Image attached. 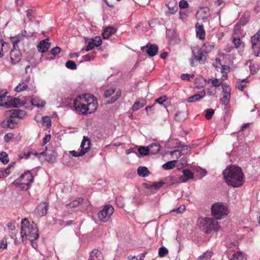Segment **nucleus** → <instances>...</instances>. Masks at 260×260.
<instances>
[{
    "mask_svg": "<svg viewBox=\"0 0 260 260\" xmlns=\"http://www.w3.org/2000/svg\"><path fill=\"white\" fill-rule=\"evenodd\" d=\"M73 106L79 114H92L98 107L96 99L91 94H84L79 95L73 101Z\"/></svg>",
    "mask_w": 260,
    "mask_h": 260,
    "instance_id": "1",
    "label": "nucleus"
},
{
    "mask_svg": "<svg viewBox=\"0 0 260 260\" xmlns=\"http://www.w3.org/2000/svg\"><path fill=\"white\" fill-rule=\"evenodd\" d=\"M225 182L234 187L242 186L244 182V175L240 167L230 165L223 172Z\"/></svg>",
    "mask_w": 260,
    "mask_h": 260,
    "instance_id": "2",
    "label": "nucleus"
},
{
    "mask_svg": "<svg viewBox=\"0 0 260 260\" xmlns=\"http://www.w3.org/2000/svg\"><path fill=\"white\" fill-rule=\"evenodd\" d=\"M20 234L22 238L28 237L30 241L37 240L39 236L37 224L34 222L30 224L29 221L26 218L21 220Z\"/></svg>",
    "mask_w": 260,
    "mask_h": 260,
    "instance_id": "3",
    "label": "nucleus"
},
{
    "mask_svg": "<svg viewBox=\"0 0 260 260\" xmlns=\"http://www.w3.org/2000/svg\"><path fill=\"white\" fill-rule=\"evenodd\" d=\"M211 209L212 215L216 219H221L228 213L227 207L221 203L214 204Z\"/></svg>",
    "mask_w": 260,
    "mask_h": 260,
    "instance_id": "4",
    "label": "nucleus"
},
{
    "mask_svg": "<svg viewBox=\"0 0 260 260\" xmlns=\"http://www.w3.org/2000/svg\"><path fill=\"white\" fill-rule=\"evenodd\" d=\"M203 225L206 233H209L212 230L217 231L220 228L218 222L215 218H205Z\"/></svg>",
    "mask_w": 260,
    "mask_h": 260,
    "instance_id": "5",
    "label": "nucleus"
},
{
    "mask_svg": "<svg viewBox=\"0 0 260 260\" xmlns=\"http://www.w3.org/2000/svg\"><path fill=\"white\" fill-rule=\"evenodd\" d=\"M114 212V208L111 205H106L98 213V218L103 222H107Z\"/></svg>",
    "mask_w": 260,
    "mask_h": 260,
    "instance_id": "6",
    "label": "nucleus"
},
{
    "mask_svg": "<svg viewBox=\"0 0 260 260\" xmlns=\"http://www.w3.org/2000/svg\"><path fill=\"white\" fill-rule=\"evenodd\" d=\"M24 117V115H10L9 118L2 122V126L4 128L9 127L10 128H14L18 123L16 118L23 119Z\"/></svg>",
    "mask_w": 260,
    "mask_h": 260,
    "instance_id": "7",
    "label": "nucleus"
},
{
    "mask_svg": "<svg viewBox=\"0 0 260 260\" xmlns=\"http://www.w3.org/2000/svg\"><path fill=\"white\" fill-rule=\"evenodd\" d=\"M35 156L37 157L39 159H41V156H44L45 159L49 162L53 163L55 161L57 154L54 151H51L48 150L46 147V150L41 152H35Z\"/></svg>",
    "mask_w": 260,
    "mask_h": 260,
    "instance_id": "8",
    "label": "nucleus"
},
{
    "mask_svg": "<svg viewBox=\"0 0 260 260\" xmlns=\"http://www.w3.org/2000/svg\"><path fill=\"white\" fill-rule=\"evenodd\" d=\"M14 49L10 52V57L13 64H16L19 62L21 59V54L19 50H17L18 47L17 44L19 42V40L16 38L11 39Z\"/></svg>",
    "mask_w": 260,
    "mask_h": 260,
    "instance_id": "9",
    "label": "nucleus"
},
{
    "mask_svg": "<svg viewBox=\"0 0 260 260\" xmlns=\"http://www.w3.org/2000/svg\"><path fill=\"white\" fill-rule=\"evenodd\" d=\"M214 48L213 46L210 45L209 44H205L204 46L199 50L198 56L195 55L194 51H192V57L194 59H197L199 61L203 60L204 53H207L211 51V49Z\"/></svg>",
    "mask_w": 260,
    "mask_h": 260,
    "instance_id": "10",
    "label": "nucleus"
},
{
    "mask_svg": "<svg viewBox=\"0 0 260 260\" xmlns=\"http://www.w3.org/2000/svg\"><path fill=\"white\" fill-rule=\"evenodd\" d=\"M144 49H146L147 53L151 57L155 56L158 53V47L155 44H147L145 46L141 48L142 50H144Z\"/></svg>",
    "mask_w": 260,
    "mask_h": 260,
    "instance_id": "11",
    "label": "nucleus"
},
{
    "mask_svg": "<svg viewBox=\"0 0 260 260\" xmlns=\"http://www.w3.org/2000/svg\"><path fill=\"white\" fill-rule=\"evenodd\" d=\"M49 205L47 202L40 203L36 208L35 212L40 216H45L48 210Z\"/></svg>",
    "mask_w": 260,
    "mask_h": 260,
    "instance_id": "12",
    "label": "nucleus"
},
{
    "mask_svg": "<svg viewBox=\"0 0 260 260\" xmlns=\"http://www.w3.org/2000/svg\"><path fill=\"white\" fill-rule=\"evenodd\" d=\"M10 100H8L7 103L5 105H7L6 108H10L12 107L18 108L24 105V103L20 102V100L16 98H9Z\"/></svg>",
    "mask_w": 260,
    "mask_h": 260,
    "instance_id": "13",
    "label": "nucleus"
},
{
    "mask_svg": "<svg viewBox=\"0 0 260 260\" xmlns=\"http://www.w3.org/2000/svg\"><path fill=\"white\" fill-rule=\"evenodd\" d=\"M50 47V43L48 39H45L41 41L37 46L38 50L41 53L46 52Z\"/></svg>",
    "mask_w": 260,
    "mask_h": 260,
    "instance_id": "14",
    "label": "nucleus"
},
{
    "mask_svg": "<svg viewBox=\"0 0 260 260\" xmlns=\"http://www.w3.org/2000/svg\"><path fill=\"white\" fill-rule=\"evenodd\" d=\"M223 99H224V103H228L230 100L231 88L229 85L225 83L222 85Z\"/></svg>",
    "mask_w": 260,
    "mask_h": 260,
    "instance_id": "15",
    "label": "nucleus"
},
{
    "mask_svg": "<svg viewBox=\"0 0 260 260\" xmlns=\"http://www.w3.org/2000/svg\"><path fill=\"white\" fill-rule=\"evenodd\" d=\"M23 180L27 185H31L34 181V177L30 171H27L20 176V181Z\"/></svg>",
    "mask_w": 260,
    "mask_h": 260,
    "instance_id": "16",
    "label": "nucleus"
},
{
    "mask_svg": "<svg viewBox=\"0 0 260 260\" xmlns=\"http://www.w3.org/2000/svg\"><path fill=\"white\" fill-rule=\"evenodd\" d=\"M197 14L199 15L200 18L205 22L210 15V10L207 7L204 8L199 10Z\"/></svg>",
    "mask_w": 260,
    "mask_h": 260,
    "instance_id": "17",
    "label": "nucleus"
},
{
    "mask_svg": "<svg viewBox=\"0 0 260 260\" xmlns=\"http://www.w3.org/2000/svg\"><path fill=\"white\" fill-rule=\"evenodd\" d=\"M30 103L32 105L36 106L37 108L43 107L46 104V102L44 100H42L40 98L37 96L32 97L30 100Z\"/></svg>",
    "mask_w": 260,
    "mask_h": 260,
    "instance_id": "18",
    "label": "nucleus"
},
{
    "mask_svg": "<svg viewBox=\"0 0 260 260\" xmlns=\"http://www.w3.org/2000/svg\"><path fill=\"white\" fill-rule=\"evenodd\" d=\"M89 260H104V257L101 251L94 249L90 253Z\"/></svg>",
    "mask_w": 260,
    "mask_h": 260,
    "instance_id": "19",
    "label": "nucleus"
},
{
    "mask_svg": "<svg viewBox=\"0 0 260 260\" xmlns=\"http://www.w3.org/2000/svg\"><path fill=\"white\" fill-rule=\"evenodd\" d=\"M196 35L197 38L200 40H203L205 37V31L204 29L203 25H199L198 23L196 25Z\"/></svg>",
    "mask_w": 260,
    "mask_h": 260,
    "instance_id": "20",
    "label": "nucleus"
},
{
    "mask_svg": "<svg viewBox=\"0 0 260 260\" xmlns=\"http://www.w3.org/2000/svg\"><path fill=\"white\" fill-rule=\"evenodd\" d=\"M91 141L86 136H83V140L81 142L80 147L81 148V151H86V148H88L87 152L90 148Z\"/></svg>",
    "mask_w": 260,
    "mask_h": 260,
    "instance_id": "21",
    "label": "nucleus"
},
{
    "mask_svg": "<svg viewBox=\"0 0 260 260\" xmlns=\"http://www.w3.org/2000/svg\"><path fill=\"white\" fill-rule=\"evenodd\" d=\"M206 95V91L202 90L198 94H195L193 95L188 98V102L189 103L195 102L199 101L203 99Z\"/></svg>",
    "mask_w": 260,
    "mask_h": 260,
    "instance_id": "22",
    "label": "nucleus"
},
{
    "mask_svg": "<svg viewBox=\"0 0 260 260\" xmlns=\"http://www.w3.org/2000/svg\"><path fill=\"white\" fill-rule=\"evenodd\" d=\"M206 95V91L202 90L198 94H195L193 95L188 98V102L189 103L195 102L199 101L203 99Z\"/></svg>",
    "mask_w": 260,
    "mask_h": 260,
    "instance_id": "23",
    "label": "nucleus"
},
{
    "mask_svg": "<svg viewBox=\"0 0 260 260\" xmlns=\"http://www.w3.org/2000/svg\"><path fill=\"white\" fill-rule=\"evenodd\" d=\"M206 95V91L202 90L198 94H195L193 95L188 98V102L189 103L195 102L199 101L203 99Z\"/></svg>",
    "mask_w": 260,
    "mask_h": 260,
    "instance_id": "24",
    "label": "nucleus"
},
{
    "mask_svg": "<svg viewBox=\"0 0 260 260\" xmlns=\"http://www.w3.org/2000/svg\"><path fill=\"white\" fill-rule=\"evenodd\" d=\"M116 29L112 26H108L104 28V31L102 33L103 39H107L110 36L114 34L116 32Z\"/></svg>",
    "mask_w": 260,
    "mask_h": 260,
    "instance_id": "25",
    "label": "nucleus"
},
{
    "mask_svg": "<svg viewBox=\"0 0 260 260\" xmlns=\"http://www.w3.org/2000/svg\"><path fill=\"white\" fill-rule=\"evenodd\" d=\"M193 177V173L189 170L185 169L183 171V175L180 177V180L182 182H185L192 179Z\"/></svg>",
    "mask_w": 260,
    "mask_h": 260,
    "instance_id": "26",
    "label": "nucleus"
},
{
    "mask_svg": "<svg viewBox=\"0 0 260 260\" xmlns=\"http://www.w3.org/2000/svg\"><path fill=\"white\" fill-rule=\"evenodd\" d=\"M166 6L168 8L169 12V13L171 14H174L178 9V7L176 2L173 0L170 1L167 5Z\"/></svg>",
    "mask_w": 260,
    "mask_h": 260,
    "instance_id": "27",
    "label": "nucleus"
},
{
    "mask_svg": "<svg viewBox=\"0 0 260 260\" xmlns=\"http://www.w3.org/2000/svg\"><path fill=\"white\" fill-rule=\"evenodd\" d=\"M148 147L150 150L149 152L151 154H155L159 151L161 146L158 143H152Z\"/></svg>",
    "mask_w": 260,
    "mask_h": 260,
    "instance_id": "28",
    "label": "nucleus"
},
{
    "mask_svg": "<svg viewBox=\"0 0 260 260\" xmlns=\"http://www.w3.org/2000/svg\"><path fill=\"white\" fill-rule=\"evenodd\" d=\"M138 174L142 177L148 176L149 174V171L146 167H139L137 170Z\"/></svg>",
    "mask_w": 260,
    "mask_h": 260,
    "instance_id": "29",
    "label": "nucleus"
},
{
    "mask_svg": "<svg viewBox=\"0 0 260 260\" xmlns=\"http://www.w3.org/2000/svg\"><path fill=\"white\" fill-rule=\"evenodd\" d=\"M250 17V12L246 11L245 12H244L240 19V24L243 26L245 25L248 22Z\"/></svg>",
    "mask_w": 260,
    "mask_h": 260,
    "instance_id": "30",
    "label": "nucleus"
},
{
    "mask_svg": "<svg viewBox=\"0 0 260 260\" xmlns=\"http://www.w3.org/2000/svg\"><path fill=\"white\" fill-rule=\"evenodd\" d=\"M18 180V179L14 181L12 183L16 187L21 188L22 190H27L29 188L30 185H27L25 182L20 183Z\"/></svg>",
    "mask_w": 260,
    "mask_h": 260,
    "instance_id": "31",
    "label": "nucleus"
},
{
    "mask_svg": "<svg viewBox=\"0 0 260 260\" xmlns=\"http://www.w3.org/2000/svg\"><path fill=\"white\" fill-rule=\"evenodd\" d=\"M212 254L213 253L212 251H207L199 257L198 260H209L211 258Z\"/></svg>",
    "mask_w": 260,
    "mask_h": 260,
    "instance_id": "32",
    "label": "nucleus"
},
{
    "mask_svg": "<svg viewBox=\"0 0 260 260\" xmlns=\"http://www.w3.org/2000/svg\"><path fill=\"white\" fill-rule=\"evenodd\" d=\"M0 160L4 165L7 164L9 161L8 155L6 152H2L0 153Z\"/></svg>",
    "mask_w": 260,
    "mask_h": 260,
    "instance_id": "33",
    "label": "nucleus"
},
{
    "mask_svg": "<svg viewBox=\"0 0 260 260\" xmlns=\"http://www.w3.org/2000/svg\"><path fill=\"white\" fill-rule=\"evenodd\" d=\"M149 149L148 147L140 146L138 148V151L141 155H147L149 153Z\"/></svg>",
    "mask_w": 260,
    "mask_h": 260,
    "instance_id": "34",
    "label": "nucleus"
},
{
    "mask_svg": "<svg viewBox=\"0 0 260 260\" xmlns=\"http://www.w3.org/2000/svg\"><path fill=\"white\" fill-rule=\"evenodd\" d=\"M176 164V160H172L167 162L162 165V167L166 170L172 169L175 167Z\"/></svg>",
    "mask_w": 260,
    "mask_h": 260,
    "instance_id": "35",
    "label": "nucleus"
},
{
    "mask_svg": "<svg viewBox=\"0 0 260 260\" xmlns=\"http://www.w3.org/2000/svg\"><path fill=\"white\" fill-rule=\"evenodd\" d=\"M42 122L43 124H45L47 128H49L51 125V121L48 116H43L41 118Z\"/></svg>",
    "mask_w": 260,
    "mask_h": 260,
    "instance_id": "36",
    "label": "nucleus"
},
{
    "mask_svg": "<svg viewBox=\"0 0 260 260\" xmlns=\"http://www.w3.org/2000/svg\"><path fill=\"white\" fill-rule=\"evenodd\" d=\"M232 258L233 259L237 260H243L244 258V254L241 251H237L234 252L232 255Z\"/></svg>",
    "mask_w": 260,
    "mask_h": 260,
    "instance_id": "37",
    "label": "nucleus"
},
{
    "mask_svg": "<svg viewBox=\"0 0 260 260\" xmlns=\"http://www.w3.org/2000/svg\"><path fill=\"white\" fill-rule=\"evenodd\" d=\"M210 82H211L213 86L214 87H218L220 85L223 84L222 80H220V79H210L208 80V83H210Z\"/></svg>",
    "mask_w": 260,
    "mask_h": 260,
    "instance_id": "38",
    "label": "nucleus"
},
{
    "mask_svg": "<svg viewBox=\"0 0 260 260\" xmlns=\"http://www.w3.org/2000/svg\"><path fill=\"white\" fill-rule=\"evenodd\" d=\"M87 149H88V148H86V151H81V150H79L78 151H76L75 150L70 151V153L71 154H72V155L73 156H76V157L81 156L84 155L87 152Z\"/></svg>",
    "mask_w": 260,
    "mask_h": 260,
    "instance_id": "39",
    "label": "nucleus"
},
{
    "mask_svg": "<svg viewBox=\"0 0 260 260\" xmlns=\"http://www.w3.org/2000/svg\"><path fill=\"white\" fill-rule=\"evenodd\" d=\"M66 67L71 70H76L77 69V65L76 63L73 60H68L66 63Z\"/></svg>",
    "mask_w": 260,
    "mask_h": 260,
    "instance_id": "40",
    "label": "nucleus"
},
{
    "mask_svg": "<svg viewBox=\"0 0 260 260\" xmlns=\"http://www.w3.org/2000/svg\"><path fill=\"white\" fill-rule=\"evenodd\" d=\"M170 154L171 155H175L176 158H178L182 155H185V152H183V151L180 150H175L170 152Z\"/></svg>",
    "mask_w": 260,
    "mask_h": 260,
    "instance_id": "41",
    "label": "nucleus"
},
{
    "mask_svg": "<svg viewBox=\"0 0 260 260\" xmlns=\"http://www.w3.org/2000/svg\"><path fill=\"white\" fill-rule=\"evenodd\" d=\"M249 68L250 72L252 74H254L259 69L260 64L258 63L251 64Z\"/></svg>",
    "mask_w": 260,
    "mask_h": 260,
    "instance_id": "42",
    "label": "nucleus"
},
{
    "mask_svg": "<svg viewBox=\"0 0 260 260\" xmlns=\"http://www.w3.org/2000/svg\"><path fill=\"white\" fill-rule=\"evenodd\" d=\"M35 152H36L35 150H31L27 152H24L23 156H19V158L22 159L23 158L25 159H28L30 157L31 154L34 155L35 156Z\"/></svg>",
    "mask_w": 260,
    "mask_h": 260,
    "instance_id": "43",
    "label": "nucleus"
},
{
    "mask_svg": "<svg viewBox=\"0 0 260 260\" xmlns=\"http://www.w3.org/2000/svg\"><path fill=\"white\" fill-rule=\"evenodd\" d=\"M27 87V85L24 83H21L19 84L15 88V90L17 92H21L25 90Z\"/></svg>",
    "mask_w": 260,
    "mask_h": 260,
    "instance_id": "44",
    "label": "nucleus"
},
{
    "mask_svg": "<svg viewBox=\"0 0 260 260\" xmlns=\"http://www.w3.org/2000/svg\"><path fill=\"white\" fill-rule=\"evenodd\" d=\"M9 96H0V106L6 108L7 105H5V104L7 103L8 100H9Z\"/></svg>",
    "mask_w": 260,
    "mask_h": 260,
    "instance_id": "45",
    "label": "nucleus"
},
{
    "mask_svg": "<svg viewBox=\"0 0 260 260\" xmlns=\"http://www.w3.org/2000/svg\"><path fill=\"white\" fill-rule=\"evenodd\" d=\"M252 47L253 49L255 55L258 56L260 53V43L252 44Z\"/></svg>",
    "mask_w": 260,
    "mask_h": 260,
    "instance_id": "46",
    "label": "nucleus"
},
{
    "mask_svg": "<svg viewBox=\"0 0 260 260\" xmlns=\"http://www.w3.org/2000/svg\"><path fill=\"white\" fill-rule=\"evenodd\" d=\"M168 253V250L165 247H161L158 249V255L164 257Z\"/></svg>",
    "mask_w": 260,
    "mask_h": 260,
    "instance_id": "47",
    "label": "nucleus"
},
{
    "mask_svg": "<svg viewBox=\"0 0 260 260\" xmlns=\"http://www.w3.org/2000/svg\"><path fill=\"white\" fill-rule=\"evenodd\" d=\"M187 118V115H174V119L178 122L184 121Z\"/></svg>",
    "mask_w": 260,
    "mask_h": 260,
    "instance_id": "48",
    "label": "nucleus"
},
{
    "mask_svg": "<svg viewBox=\"0 0 260 260\" xmlns=\"http://www.w3.org/2000/svg\"><path fill=\"white\" fill-rule=\"evenodd\" d=\"M144 106V104L143 103H140L139 101L136 102L133 106V110L134 112L136 111L140 108H142Z\"/></svg>",
    "mask_w": 260,
    "mask_h": 260,
    "instance_id": "49",
    "label": "nucleus"
},
{
    "mask_svg": "<svg viewBox=\"0 0 260 260\" xmlns=\"http://www.w3.org/2000/svg\"><path fill=\"white\" fill-rule=\"evenodd\" d=\"M92 42H93L96 47L101 46L102 43V39L100 36H96L92 39Z\"/></svg>",
    "mask_w": 260,
    "mask_h": 260,
    "instance_id": "50",
    "label": "nucleus"
},
{
    "mask_svg": "<svg viewBox=\"0 0 260 260\" xmlns=\"http://www.w3.org/2000/svg\"><path fill=\"white\" fill-rule=\"evenodd\" d=\"M194 77L193 74H182L181 75V78L183 80L189 81L190 78H193Z\"/></svg>",
    "mask_w": 260,
    "mask_h": 260,
    "instance_id": "51",
    "label": "nucleus"
},
{
    "mask_svg": "<svg viewBox=\"0 0 260 260\" xmlns=\"http://www.w3.org/2000/svg\"><path fill=\"white\" fill-rule=\"evenodd\" d=\"M95 52L93 51L88 54H87L83 56L84 59L85 61H90L92 60L95 56Z\"/></svg>",
    "mask_w": 260,
    "mask_h": 260,
    "instance_id": "52",
    "label": "nucleus"
},
{
    "mask_svg": "<svg viewBox=\"0 0 260 260\" xmlns=\"http://www.w3.org/2000/svg\"><path fill=\"white\" fill-rule=\"evenodd\" d=\"M167 96L166 95L161 96L155 100L156 103H158L160 105H162L164 103L167 101Z\"/></svg>",
    "mask_w": 260,
    "mask_h": 260,
    "instance_id": "53",
    "label": "nucleus"
},
{
    "mask_svg": "<svg viewBox=\"0 0 260 260\" xmlns=\"http://www.w3.org/2000/svg\"><path fill=\"white\" fill-rule=\"evenodd\" d=\"M185 210V207L184 205H181L179 208L176 209L172 210L171 212H176V213L178 214H181L184 212V211Z\"/></svg>",
    "mask_w": 260,
    "mask_h": 260,
    "instance_id": "54",
    "label": "nucleus"
},
{
    "mask_svg": "<svg viewBox=\"0 0 260 260\" xmlns=\"http://www.w3.org/2000/svg\"><path fill=\"white\" fill-rule=\"evenodd\" d=\"M165 184L164 181H159L157 182H154L152 183V185L153 186V188L155 189H159L162 186Z\"/></svg>",
    "mask_w": 260,
    "mask_h": 260,
    "instance_id": "55",
    "label": "nucleus"
},
{
    "mask_svg": "<svg viewBox=\"0 0 260 260\" xmlns=\"http://www.w3.org/2000/svg\"><path fill=\"white\" fill-rule=\"evenodd\" d=\"M233 43L234 44L236 48H238L241 45V39L239 38H233Z\"/></svg>",
    "mask_w": 260,
    "mask_h": 260,
    "instance_id": "56",
    "label": "nucleus"
},
{
    "mask_svg": "<svg viewBox=\"0 0 260 260\" xmlns=\"http://www.w3.org/2000/svg\"><path fill=\"white\" fill-rule=\"evenodd\" d=\"M230 70V68L229 67H228V66H226V65H222V67H221V73H222L223 74L225 73V75H223V76L226 79L227 78V77H228V75H227V72H226V71H229Z\"/></svg>",
    "mask_w": 260,
    "mask_h": 260,
    "instance_id": "57",
    "label": "nucleus"
},
{
    "mask_svg": "<svg viewBox=\"0 0 260 260\" xmlns=\"http://www.w3.org/2000/svg\"><path fill=\"white\" fill-rule=\"evenodd\" d=\"M33 13L34 12L31 9H28L26 10V15L30 21H32L34 18Z\"/></svg>",
    "mask_w": 260,
    "mask_h": 260,
    "instance_id": "58",
    "label": "nucleus"
},
{
    "mask_svg": "<svg viewBox=\"0 0 260 260\" xmlns=\"http://www.w3.org/2000/svg\"><path fill=\"white\" fill-rule=\"evenodd\" d=\"M179 6L181 9H185L188 7V4L185 0H181L179 2Z\"/></svg>",
    "mask_w": 260,
    "mask_h": 260,
    "instance_id": "59",
    "label": "nucleus"
},
{
    "mask_svg": "<svg viewBox=\"0 0 260 260\" xmlns=\"http://www.w3.org/2000/svg\"><path fill=\"white\" fill-rule=\"evenodd\" d=\"M94 46H95V45L94 44L93 42H90L88 43L86 47L82 49V50H85L86 51H88L93 49Z\"/></svg>",
    "mask_w": 260,
    "mask_h": 260,
    "instance_id": "60",
    "label": "nucleus"
},
{
    "mask_svg": "<svg viewBox=\"0 0 260 260\" xmlns=\"http://www.w3.org/2000/svg\"><path fill=\"white\" fill-rule=\"evenodd\" d=\"M14 137V135L12 133L6 134L4 138V141L6 142H9Z\"/></svg>",
    "mask_w": 260,
    "mask_h": 260,
    "instance_id": "61",
    "label": "nucleus"
},
{
    "mask_svg": "<svg viewBox=\"0 0 260 260\" xmlns=\"http://www.w3.org/2000/svg\"><path fill=\"white\" fill-rule=\"evenodd\" d=\"M60 51V48L58 46H56L51 50V53L54 56H55L56 55L59 54Z\"/></svg>",
    "mask_w": 260,
    "mask_h": 260,
    "instance_id": "62",
    "label": "nucleus"
},
{
    "mask_svg": "<svg viewBox=\"0 0 260 260\" xmlns=\"http://www.w3.org/2000/svg\"><path fill=\"white\" fill-rule=\"evenodd\" d=\"M115 92V90L113 89H109L107 90L104 93V96L105 98H108L112 95Z\"/></svg>",
    "mask_w": 260,
    "mask_h": 260,
    "instance_id": "63",
    "label": "nucleus"
},
{
    "mask_svg": "<svg viewBox=\"0 0 260 260\" xmlns=\"http://www.w3.org/2000/svg\"><path fill=\"white\" fill-rule=\"evenodd\" d=\"M259 37L258 36H257V35H254V36H253L251 37V43H252V44L260 43H259Z\"/></svg>",
    "mask_w": 260,
    "mask_h": 260,
    "instance_id": "64",
    "label": "nucleus"
}]
</instances>
